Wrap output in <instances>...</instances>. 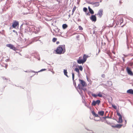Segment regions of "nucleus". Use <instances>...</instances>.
I'll return each instance as SVG.
<instances>
[{
  "label": "nucleus",
  "instance_id": "obj_1",
  "mask_svg": "<svg viewBox=\"0 0 133 133\" xmlns=\"http://www.w3.org/2000/svg\"><path fill=\"white\" fill-rule=\"evenodd\" d=\"M56 53L58 54H61L64 53L65 51V45H59L55 50Z\"/></svg>",
  "mask_w": 133,
  "mask_h": 133
},
{
  "label": "nucleus",
  "instance_id": "obj_2",
  "mask_svg": "<svg viewBox=\"0 0 133 133\" xmlns=\"http://www.w3.org/2000/svg\"><path fill=\"white\" fill-rule=\"evenodd\" d=\"M30 32H32L36 34H38L40 31V27L31 25L28 27Z\"/></svg>",
  "mask_w": 133,
  "mask_h": 133
},
{
  "label": "nucleus",
  "instance_id": "obj_3",
  "mask_svg": "<svg viewBox=\"0 0 133 133\" xmlns=\"http://www.w3.org/2000/svg\"><path fill=\"white\" fill-rule=\"evenodd\" d=\"M129 38L130 37L127 35H126V44L127 46V49L130 51H132L133 52V47H132L130 45V46L129 44Z\"/></svg>",
  "mask_w": 133,
  "mask_h": 133
},
{
  "label": "nucleus",
  "instance_id": "obj_4",
  "mask_svg": "<svg viewBox=\"0 0 133 133\" xmlns=\"http://www.w3.org/2000/svg\"><path fill=\"white\" fill-rule=\"evenodd\" d=\"M100 102L101 101L99 100H97L96 101L93 100L91 103V105L92 106H95L96 105V104L98 105Z\"/></svg>",
  "mask_w": 133,
  "mask_h": 133
},
{
  "label": "nucleus",
  "instance_id": "obj_5",
  "mask_svg": "<svg viewBox=\"0 0 133 133\" xmlns=\"http://www.w3.org/2000/svg\"><path fill=\"white\" fill-rule=\"evenodd\" d=\"M6 46L10 48V49H11L15 51H16L17 50L16 48L15 47L14 45L11 44H7Z\"/></svg>",
  "mask_w": 133,
  "mask_h": 133
},
{
  "label": "nucleus",
  "instance_id": "obj_6",
  "mask_svg": "<svg viewBox=\"0 0 133 133\" xmlns=\"http://www.w3.org/2000/svg\"><path fill=\"white\" fill-rule=\"evenodd\" d=\"M117 115H118L119 116V118H118V123H122V115H121L117 111Z\"/></svg>",
  "mask_w": 133,
  "mask_h": 133
},
{
  "label": "nucleus",
  "instance_id": "obj_7",
  "mask_svg": "<svg viewBox=\"0 0 133 133\" xmlns=\"http://www.w3.org/2000/svg\"><path fill=\"white\" fill-rule=\"evenodd\" d=\"M19 25V23L18 22L15 21L14 22L12 25V26L13 28H15L17 26H18Z\"/></svg>",
  "mask_w": 133,
  "mask_h": 133
},
{
  "label": "nucleus",
  "instance_id": "obj_8",
  "mask_svg": "<svg viewBox=\"0 0 133 133\" xmlns=\"http://www.w3.org/2000/svg\"><path fill=\"white\" fill-rule=\"evenodd\" d=\"M126 70L127 72L129 75L131 76L133 75V73L131 71L130 69V68L128 67H127L126 68Z\"/></svg>",
  "mask_w": 133,
  "mask_h": 133
},
{
  "label": "nucleus",
  "instance_id": "obj_9",
  "mask_svg": "<svg viewBox=\"0 0 133 133\" xmlns=\"http://www.w3.org/2000/svg\"><path fill=\"white\" fill-rule=\"evenodd\" d=\"M96 14L95 15H92L90 17V19L92 21L95 22L96 21L97 19L96 16Z\"/></svg>",
  "mask_w": 133,
  "mask_h": 133
},
{
  "label": "nucleus",
  "instance_id": "obj_10",
  "mask_svg": "<svg viewBox=\"0 0 133 133\" xmlns=\"http://www.w3.org/2000/svg\"><path fill=\"white\" fill-rule=\"evenodd\" d=\"M103 10L102 9H100L99 10L97 14V15H99V16L100 18H101L103 14Z\"/></svg>",
  "mask_w": 133,
  "mask_h": 133
},
{
  "label": "nucleus",
  "instance_id": "obj_11",
  "mask_svg": "<svg viewBox=\"0 0 133 133\" xmlns=\"http://www.w3.org/2000/svg\"><path fill=\"white\" fill-rule=\"evenodd\" d=\"M79 81L82 85V87H84L87 86L86 83L84 80L79 79Z\"/></svg>",
  "mask_w": 133,
  "mask_h": 133
},
{
  "label": "nucleus",
  "instance_id": "obj_12",
  "mask_svg": "<svg viewBox=\"0 0 133 133\" xmlns=\"http://www.w3.org/2000/svg\"><path fill=\"white\" fill-rule=\"evenodd\" d=\"M117 23L119 24V23H120V25H121V24L123 23V19L122 17H119L118 18L117 21Z\"/></svg>",
  "mask_w": 133,
  "mask_h": 133
},
{
  "label": "nucleus",
  "instance_id": "obj_13",
  "mask_svg": "<svg viewBox=\"0 0 133 133\" xmlns=\"http://www.w3.org/2000/svg\"><path fill=\"white\" fill-rule=\"evenodd\" d=\"M39 37H37L34 38L32 39L31 41L30 42L29 44H31L33 42L38 41V39H37V38H38Z\"/></svg>",
  "mask_w": 133,
  "mask_h": 133
},
{
  "label": "nucleus",
  "instance_id": "obj_14",
  "mask_svg": "<svg viewBox=\"0 0 133 133\" xmlns=\"http://www.w3.org/2000/svg\"><path fill=\"white\" fill-rule=\"evenodd\" d=\"M78 87L79 89H82L84 91H87V89L85 88H83V87H82L81 85L80 84H79L78 85Z\"/></svg>",
  "mask_w": 133,
  "mask_h": 133
},
{
  "label": "nucleus",
  "instance_id": "obj_15",
  "mask_svg": "<svg viewBox=\"0 0 133 133\" xmlns=\"http://www.w3.org/2000/svg\"><path fill=\"white\" fill-rule=\"evenodd\" d=\"M122 126V125L117 124L115 125H111V127L114 128H120Z\"/></svg>",
  "mask_w": 133,
  "mask_h": 133
},
{
  "label": "nucleus",
  "instance_id": "obj_16",
  "mask_svg": "<svg viewBox=\"0 0 133 133\" xmlns=\"http://www.w3.org/2000/svg\"><path fill=\"white\" fill-rule=\"evenodd\" d=\"M77 62L79 64H83L84 63L83 60L80 59V57H79V59L77 60Z\"/></svg>",
  "mask_w": 133,
  "mask_h": 133
},
{
  "label": "nucleus",
  "instance_id": "obj_17",
  "mask_svg": "<svg viewBox=\"0 0 133 133\" xmlns=\"http://www.w3.org/2000/svg\"><path fill=\"white\" fill-rule=\"evenodd\" d=\"M128 93L130 94L131 95L133 94V90L132 89H130L128 90L127 91Z\"/></svg>",
  "mask_w": 133,
  "mask_h": 133
},
{
  "label": "nucleus",
  "instance_id": "obj_18",
  "mask_svg": "<svg viewBox=\"0 0 133 133\" xmlns=\"http://www.w3.org/2000/svg\"><path fill=\"white\" fill-rule=\"evenodd\" d=\"M88 9L89 11V12L91 14H94V12L93 10L90 8V6L88 7Z\"/></svg>",
  "mask_w": 133,
  "mask_h": 133
},
{
  "label": "nucleus",
  "instance_id": "obj_19",
  "mask_svg": "<svg viewBox=\"0 0 133 133\" xmlns=\"http://www.w3.org/2000/svg\"><path fill=\"white\" fill-rule=\"evenodd\" d=\"M88 56L84 54L83 57V59H82L84 63L86 61Z\"/></svg>",
  "mask_w": 133,
  "mask_h": 133
},
{
  "label": "nucleus",
  "instance_id": "obj_20",
  "mask_svg": "<svg viewBox=\"0 0 133 133\" xmlns=\"http://www.w3.org/2000/svg\"><path fill=\"white\" fill-rule=\"evenodd\" d=\"M93 34H94L96 35L97 34V31H95V30H96V27L95 26H94V27H93Z\"/></svg>",
  "mask_w": 133,
  "mask_h": 133
},
{
  "label": "nucleus",
  "instance_id": "obj_21",
  "mask_svg": "<svg viewBox=\"0 0 133 133\" xmlns=\"http://www.w3.org/2000/svg\"><path fill=\"white\" fill-rule=\"evenodd\" d=\"M98 113L99 115L101 116H103L104 114V112L103 111H101L98 112Z\"/></svg>",
  "mask_w": 133,
  "mask_h": 133
},
{
  "label": "nucleus",
  "instance_id": "obj_22",
  "mask_svg": "<svg viewBox=\"0 0 133 133\" xmlns=\"http://www.w3.org/2000/svg\"><path fill=\"white\" fill-rule=\"evenodd\" d=\"M107 84L108 85V86L110 87L112 85V82L111 81H108L107 82Z\"/></svg>",
  "mask_w": 133,
  "mask_h": 133
},
{
  "label": "nucleus",
  "instance_id": "obj_23",
  "mask_svg": "<svg viewBox=\"0 0 133 133\" xmlns=\"http://www.w3.org/2000/svg\"><path fill=\"white\" fill-rule=\"evenodd\" d=\"M63 72L64 75L66 76L67 77H69V76H68L67 75L68 72L67 71L66 69H64L63 70Z\"/></svg>",
  "mask_w": 133,
  "mask_h": 133
},
{
  "label": "nucleus",
  "instance_id": "obj_24",
  "mask_svg": "<svg viewBox=\"0 0 133 133\" xmlns=\"http://www.w3.org/2000/svg\"><path fill=\"white\" fill-rule=\"evenodd\" d=\"M94 4V7H97L99 5V2H95Z\"/></svg>",
  "mask_w": 133,
  "mask_h": 133
},
{
  "label": "nucleus",
  "instance_id": "obj_25",
  "mask_svg": "<svg viewBox=\"0 0 133 133\" xmlns=\"http://www.w3.org/2000/svg\"><path fill=\"white\" fill-rule=\"evenodd\" d=\"M68 27V25L66 24H63L62 25V28L64 29H66Z\"/></svg>",
  "mask_w": 133,
  "mask_h": 133
},
{
  "label": "nucleus",
  "instance_id": "obj_26",
  "mask_svg": "<svg viewBox=\"0 0 133 133\" xmlns=\"http://www.w3.org/2000/svg\"><path fill=\"white\" fill-rule=\"evenodd\" d=\"M112 97H111L110 98H109L108 99L109 102L110 104H111H111H112Z\"/></svg>",
  "mask_w": 133,
  "mask_h": 133
},
{
  "label": "nucleus",
  "instance_id": "obj_27",
  "mask_svg": "<svg viewBox=\"0 0 133 133\" xmlns=\"http://www.w3.org/2000/svg\"><path fill=\"white\" fill-rule=\"evenodd\" d=\"M76 8V7L75 6L73 8L72 10V13L71 14V15H72L74 14V12Z\"/></svg>",
  "mask_w": 133,
  "mask_h": 133
},
{
  "label": "nucleus",
  "instance_id": "obj_28",
  "mask_svg": "<svg viewBox=\"0 0 133 133\" xmlns=\"http://www.w3.org/2000/svg\"><path fill=\"white\" fill-rule=\"evenodd\" d=\"M78 66L79 68V70L81 71H82L83 68L82 66H79L78 65Z\"/></svg>",
  "mask_w": 133,
  "mask_h": 133
},
{
  "label": "nucleus",
  "instance_id": "obj_29",
  "mask_svg": "<svg viewBox=\"0 0 133 133\" xmlns=\"http://www.w3.org/2000/svg\"><path fill=\"white\" fill-rule=\"evenodd\" d=\"M79 90H80L79 91L78 89H77V91H78V92H79V94L81 95H82V94H83V92H82V90L81 89H79Z\"/></svg>",
  "mask_w": 133,
  "mask_h": 133
},
{
  "label": "nucleus",
  "instance_id": "obj_30",
  "mask_svg": "<svg viewBox=\"0 0 133 133\" xmlns=\"http://www.w3.org/2000/svg\"><path fill=\"white\" fill-rule=\"evenodd\" d=\"M83 11L84 12H87V11L88 10V9L86 7H84L83 9Z\"/></svg>",
  "mask_w": 133,
  "mask_h": 133
},
{
  "label": "nucleus",
  "instance_id": "obj_31",
  "mask_svg": "<svg viewBox=\"0 0 133 133\" xmlns=\"http://www.w3.org/2000/svg\"><path fill=\"white\" fill-rule=\"evenodd\" d=\"M37 57H36V55H35V57L37 58L38 60H40V58L39 57V55L38 54V55H37Z\"/></svg>",
  "mask_w": 133,
  "mask_h": 133
},
{
  "label": "nucleus",
  "instance_id": "obj_32",
  "mask_svg": "<svg viewBox=\"0 0 133 133\" xmlns=\"http://www.w3.org/2000/svg\"><path fill=\"white\" fill-rule=\"evenodd\" d=\"M112 107L114 108L115 109H117V107L115 105H114L113 104H111Z\"/></svg>",
  "mask_w": 133,
  "mask_h": 133
},
{
  "label": "nucleus",
  "instance_id": "obj_33",
  "mask_svg": "<svg viewBox=\"0 0 133 133\" xmlns=\"http://www.w3.org/2000/svg\"><path fill=\"white\" fill-rule=\"evenodd\" d=\"M74 70L76 72H79V69L77 68H75V69H74Z\"/></svg>",
  "mask_w": 133,
  "mask_h": 133
},
{
  "label": "nucleus",
  "instance_id": "obj_34",
  "mask_svg": "<svg viewBox=\"0 0 133 133\" xmlns=\"http://www.w3.org/2000/svg\"><path fill=\"white\" fill-rule=\"evenodd\" d=\"M92 95L95 98L97 96V94H92Z\"/></svg>",
  "mask_w": 133,
  "mask_h": 133
},
{
  "label": "nucleus",
  "instance_id": "obj_35",
  "mask_svg": "<svg viewBox=\"0 0 133 133\" xmlns=\"http://www.w3.org/2000/svg\"><path fill=\"white\" fill-rule=\"evenodd\" d=\"M72 79L73 81H74V78L75 75L74 74V72H72Z\"/></svg>",
  "mask_w": 133,
  "mask_h": 133
},
{
  "label": "nucleus",
  "instance_id": "obj_36",
  "mask_svg": "<svg viewBox=\"0 0 133 133\" xmlns=\"http://www.w3.org/2000/svg\"><path fill=\"white\" fill-rule=\"evenodd\" d=\"M57 40V39L56 38L54 37L53 38L52 41L53 42H55Z\"/></svg>",
  "mask_w": 133,
  "mask_h": 133
},
{
  "label": "nucleus",
  "instance_id": "obj_37",
  "mask_svg": "<svg viewBox=\"0 0 133 133\" xmlns=\"http://www.w3.org/2000/svg\"><path fill=\"white\" fill-rule=\"evenodd\" d=\"M106 123L110 125H111V123H110L108 121L106 120Z\"/></svg>",
  "mask_w": 133,
  "mask_h": 133
},
{
  "label": "nucleus",
  "instance_id": "obj_38",
  "mask_svg": "<svg viewBox=\"0 0 133 133\" xmlns=\"http://www.w3.org/2000/svg\"><path fill=\"white\" fill-rule=\"evenodd\" d=\"M97 96H98L99 97H102V95L100 93V92L98 94H97Z\"/></svg>",
  "mask_w": 133,
  "mask_h": 133
},
{
  "label": "nucleus",
  "instance_id": "obj_39",
  "mask_svg": "<svg viewBox=\"0 0 133 133\" xmlns=\"http://www.w3.org/2000/svg\"><path fill=\"white\" fill-rule=\"evenodd\" d=\"M46 70V69H41L40 71H38V72H36V73H37V72H40L42 71H45V70Z\"/></svg>",
  "mask_w": 133,
  "mask_h": 133
},
{
  "label": "nucleus",
  "instance_id": "obj_40",
  "mask_svg": "<svg viewBox=\"0 0 133 133\" xmlns=\"http://www.w3.org/2000/svg\"><path fill=\"white\" fill-rule=\"evenodd\" d=\"M73 84H74V86H75L76 89H77V87H76V82H75V81H74H74H73Z\"/></svg>",
  "mask_w": 133,
  "mask_h": 133
},
{
  "label": "nucleus",
  "instance_id": "obj_41",
  "mask_svg": "<svg viewBox=\"0 0 133 133\" xmlns=\"http://www.w3.org/2000/svg\"><path fill=\"white\" fill-rule=\"evenodd\" d=\"M87 72L88 73V74L89 75H90V71L89 70V68H88V69L87 70Z\"/></svg>",
  "mask_w": 133,
  "mask_h": 133
},
{
  "label": "nucleus",
  "instance_id": "obj_42",
  "mask_svg": "<svg viewBox=\"0 0 133 133\" xmlns=\"http://www.w3.org/2000/svg\"><path fill=\"white\" fill-rule=\"evenodd\" d=\"M111 118V117H110L109 116H106V117H103V118L104 119H105L106 118Z\"/></svg>",
  "mask_w": 133,
  "mask_h": 133
},
{
  "label": "nucleus",
  "instance_id": "obj_43",
  "mask_svg": "<svg viewBox=\"0 0 133 133\" xmlns=\"http://www.w3.org/2000/svg\"><path fill=\"white\" fill-rule=\"evenodd\" d=\"M79 28L80 30H82L83 29V28L82 27L80 26H79Z\"/></svg>",
  "mask_w": 133,
  "mask_h": 133
},
{
  "label": "nucleus",
  "instance_id": "obj_44",
  "mask_svg": "<svg viewBox=\"0 0 133 133\" xmlns=\"http://www.w3.org/2000/svg\"><path fill=\"white\" fill-rule=\"evenodd\" d=\"M93 116H95V117H99V116L96 113H95Z\"/></svg>",
  "mask_w": 133,
  "mask_h": 133
},
{
  "label": "nucleus",
  "instance_id": "obj_45",
  "mask_svg": "<svg viewBox=\"0 0 133 133\" xmlns=\"http://www.w3.org/2000/svg\"><path fill=\"white\" fill-rule=\"evenodd\" d=\"M73 66H75L76 67H77V66L76 63V62H75V63L74 62L73 64Z\"/></svg>",
  "mask_w": 133,
  "mask_h": 133
},
{
  "label": "nucleus",
  "instance_id": "obj_46",
  "mask_svg": "<svg viewBox=\"0 0 133 133\" xmlns=\"http://www.w3.org/2000/svg\"><path fill=\"white\" fill-rule=\"evenodd\" d=\"M91 113L93 115H94L96 113L94 110H93L91 111Z\"/></svg>",
  "mask_w": 133,
  "mask_h": 133
},
{
  "label": "nucleus",
  "instance_id": "obj_47",
  "mask_svg": "<svg viewBox=\"0 0 133 133\" xmlns=\"http://www.w3.org/2000/svg\"><path fill=\"white\" fill-rule=\"evenodd\" d=\"M95 3V2H89V3L90 4H92V5H94V4Z\"/></svg>",
  "mask_w": 133,
  "mask_h": 133
},
{
  "label": "nucleus",
  "instance_id": "obj_48",
  "mask_svg": "<svg viewBox=\"0 0 133 133\" xmlns=\"http://www.w3.org/2000/svg\"><path fill=\"white\" fill-rule=\"evenodd\" d=\"M101 76L102 78H104L105 77V75L104 74H103Z\"/></svg>",
  "mask_w": 133,
  "mask_h": 133
},
{
  "label": "nucleus",
  "instance_id": "obj_49",
  "mask_svg": "<svg viewBox=\"0 0 133 133\" xmlns=\"http://www.w3.org/2000/svg\"><path fill=\"white\" fill-rule=\"evenodd\" d=\"M13 32H15L16 34H17V35H18V33H17V31H16L15 30H13Z\"/></svg>",
  "mask_w": 133,
  "mask_h": 133
},
{
  "label": "nucleus",
  "instance_id": "obj_50",
  "mask_svg": "<svg viewBox=\"0 0 133 133\" xmlns=\"http://www.w3.org/2000/svg\"><path fill=\"white\" fill-rule=\"evenodd\" d=\"M86 77H87V79L88 80V82H90L91 81V80L90 79H88V77H87V76H86Z\"/></svg>",
  "mask_w": 133,
  "mask_h": 133
},
{
  "label": "nucleus",
  "instance_id": "obj_51",
  "mask_svg": "<svg viewBox=\"0 0 133 133\" xmlns=\"http://www.w3.org/2000/svg\"><path fill=\"white\" fill-rule=\"evenodd\" d=\"M79 37V35H77L76 37V38L77 39H78Z\"/></svg>",
  "mask_w": 133,
  "mask_h": 133
},
{
  "label": "nucleus",
  "instance_id": "obj_52",
  "mask_svg": "<svg viewBox=\"0 0 133 133\" xmlns=\"http://www.w3.org/2000/svg\"><path fill=\"white\" fill-rule=\"evenodd\" d=\"M3 77V79L7 80H8V79H6V78L5 77Z\"/></svg>",
  "mask_w": 133,
  "mask_h": 133
},
{
  "label": "nucleus",
  "instance_id": "obj_53",
  "mask_svg": "<svg viewBox=\"0 0 133 133\" xmlns=\"http://www.w3.org/2000/svg\"><path fill=\"white\" fill-rule=\"evenodd\" d=\"M87 104L86 103V102H85V105L87 107H88Z\"/></svg>",
  "mask_w": 133,
  "mask_h": 133
},
{
  "label": "nucleus",
  "instance_id": "obj_54",
  "mask_svg": "<svg viewBox=\"0 0 133 133\" xmlns=\"http://www.w3.org/2000/svg\"><path fill=\"white\" fill-rule=\"evenodd\" d=\"M77 21L78 22H81V20L80 19L78 18L77 19Z\"/></svg>",
  "mask_w": 133,
  "mask_h": 133
},
{
  "label": "nucleus",
  "instance_id": "obj_55",
  "mask_svg": "<svg viewBox=\"0 0 133 133\" xmlns=\"http://www.w3.org/2000/svg\"><path fill=\"white\" fill-rule=\"evenodd\" d=\"M59 43V41H57L56 42V44H58Z\"/></svg>",
  "mask_w": 133,
  "mask_h": 133
},
{
  "label": "nucleus",
  "instance_id": "obj_56",
  "mask_svg": "<svg viewBox=\"0 0 133 133\" xmlns=\"http://www.w3.org/2000/svg\"><path fill=\"white\" fill-rule=\"evenodd\" d=\"M122 59L123 60V62H124V61H125V60H124V57H122Z\"/></svg>",
  "mask_w": 133,
  "mask_h": 133
},
{
  "label": "nucleus",
  "instance_id": "obj_57",
  "mask_svg": "<svg viewBox=\"0 0 133 133\" xmlns=\"http://www.w3.org/2000/svg\"><path fill=\"white\" fill-rule=\"evenodd\" d=\"M86 14L87 15H89L90 14L88 12L87 13V12H86Z\"/></svg>",
  "mask_w": 133,
  "mask_h": 133
},
{
  "label": "nucleus",
  "instance_id": "obj_58",
  "mask_svg": "<svg viewBox=\"0 0 133 133\" xmlns=\"http://www.w3.org/2000/svg\"><path fill=\"white\" fill-rule=\"evenodd\" d=\"M119 3H120V4H121L122 3L121 0H119Z\"/></svg>",
  "mask_w": 133,
  "mask_h": 133
},
{
  "label": "nucleus",
  "instance_id": "obj_59",
  "mask_svg": "<svg viewBox=\"0 0 133 133\" xmlns=\"http://www.w3.org/2000/svg\"><path fill=\"white\" fill-rule=\"evenodd\" d=\"M77 72L78 73V76H79V75L80 74L79 71V72Z\"/></svg>",
  "mask_w": 133,
  "mask_h": 133
},
{
  "label": "nucleus",
  "instance_id": "obj_60",
  "mask_svg": "<svg viewBox=\"0 0 133 133\" xmlns=\"http://www.w3.org/2000/svg\"><path fill=\"white\" fill-rule=\"evenodd\" d=\"M23 25V24H22L21 25V26H20V28H21V27Z\"/></svg>",
  "mask_w": 133,
  "mask_h": 133
},
{
  "label": "nucleus",
  "instance_id": "obj_61",
  "mask_svg": "<svg viewBox=\"0 0 133 133\" xmlns=\"http://www.w3.org/2000/svg\"><path fill=\"white\" fill-rule=\"evenodd\" d=\"M91 132H90V133H93V131H92L91 130Z\"/></svg>",
  "mask_w": 133,
  "mask_h": 133
},
{
  "label": "nucleus",
  "instance_id": "obj_62",
  "mask_svg": "<svg viewBox=\"0 0 133 133\" xmlns=\"http://www.w3.org/2000/svg\"><path fill=\"white\" fill-rule=\"evenodd\" d=\"M130 65L132 66V63H130Z\"/></svg>",
  "mask_w": 133,
  "mask_h": 133
},
{
  "label": "nucleus",
  "instance_id": "obj_63",
  "mask_svg": "<svg viewBox=\"0 0 133 133\" xmlns=\"http://www.w3.org/2000/svg\"><path fill=\"white\" fill-rule=\"evenodd\" d=\"M127 123V121L126 120H125V123L126 124Z\"/></svg>",
  "mask_w": 133,
  "mask_h": 133
},
{
  "label": "nucleus",
  "instance_id": "obj_64",
  "mask_svg": "<svg viewBox=\"0 0 133 133\" xmlns=\"http://www.w3.org/2000/svg\"><path fill=\"white\" fill-rule=\"evenodd\" d=\"M74 67H75V66H73V65L72 68H74Z\"/></svg>",
  "mask_w": 133,
  "mask_h": 133
}]
</instances>
